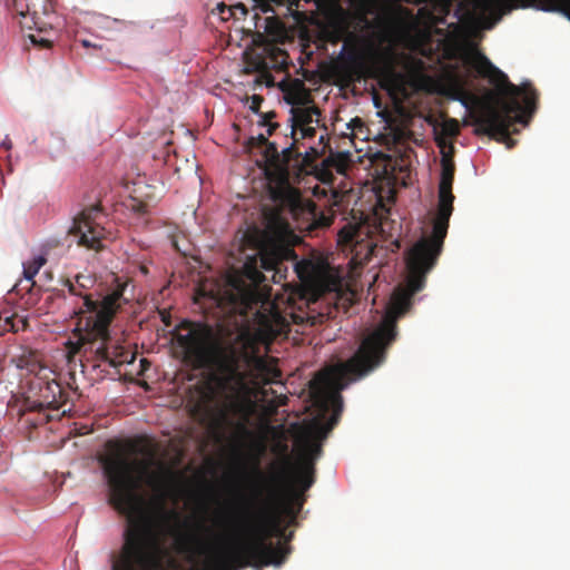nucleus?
Segmentation results:
<instances>
[{
	"instance_id": "393cba45",
	"label": "nucleus",
	"mask_w": 570,
	"mask_h": 570,
	"mask_svg": "<svg viewBox=\"0 0 570 570\" xmlns=\"http://www.w3.org/2000/svg\"><path fill=\"white\" fill-rule=\"evenodd\" d=\"M448 138H449L448 136H444L441 132L435 134V142H436L438 147L441 148L442 154H446L444 151L445 148H449L450 153H452L454 149L453 144L451 141H449Z\"/></svg>"
},
{
	"instance_id": "4c0bfd02",
	"label": "nucleus",
	"mask_w": 570,
	"mask_h": 570,
	"mask_svg": "<svg viewBox=\"0 0 570 570\" xmlns=\"http://www.w3.org/2000/svg\"><path fill=\"white\" fill-rule=\"evenodd\" d=\"M82 45H83V47H90L91 46V43L88 40H82Z\"/></svg>"
},
{
	"instance_id": "4468645a",
	"label": "nucleus",
	"mask_w": 570,
	"mask_h": 570,
	"mask_svg": "<svg viewBox=\"0 0 570 570\" xmlns=\"http://www.w3.org/2000/svg\"><path fill=\"white\" fill-rule=\"evenodd\" d=\"M50 373H45L40 376H35L30 381V392L32 397L28 396L27 409L52 407L58 410L62 404V389L60 384L49 377Z\"/></svg>"
},
{
	"instance_id": "412c9836",
	"label": "nucleus",
	"mask_w": 570,
	"mask_h": 570,
	"mask_svg": "<svg viewBox=\"0 0 570 570\" xmlns=\"http://www.w3.org/2000/svg\"><path fill=\"white\" fill-rule=\"evenodd\" d=\"M442 135L448 136L450 138L456 137L460 134V126L456 119H446L442 126L441 131Z\"/></svg>"
},
{
	"instance_id": "dca6fc26",
	"label": "nucleus",
	"mask_w": 570,
	"mask_h": 570,
	"mask_svg": "<svg viewBox=\"0 0 570 570\" xmlns=\"http://www.w3.org/2000/svg\"><path fill=\"white\" fill-rule=\"evenodd\" d=\"M291 122H292V139L294 147L298 142L297 127L312 125L313 122H320L321 111L317 107H292L291 109Z\"/></svg>"
},
{
	"instance_id": "a211bd4d",
	"label": "nucleus",
	"mask_w": 570,
	"mask_h": 570,
	"mask_svg": "<svg viewBox=\"0 0 570 570\" xmlns=\"http://www.w3.org/2000/svg\"><path fill=\"white\" fill-rule=\"evenodd\" d=\"M51 407H40V409H27V400H24L22 409L20 410L21 420L24 424L31 428H38L45 425L50 421V415L47 413V410Z\"/></svg>"
},
{
	"instance_id": "c9c22d12",
	"label": "nucleus",
	"mask_w": 570,
	"mask_h": 570,
	"mask_svg": "<svg viewBox=\"0 0 570 570\" xmlns=\"http://www.w3.org/2000/svg\"><path fill=\"white\" fill-rule=\"evenodd\" d=\"M380 229H381V232H383V233L385 232V222H384V220H382V219L380 220Z\"/></svg>"
},
{
	"instance_id": "e433bc0d",
	"label": "nucleus",
	"mask_w": 570,
	"mask_h": 570,
	"mask_svg": "<svg viewBox=\"0 0 570 570\" xmlns=\"http://www.w3.org/2000/svg\"><path fill=\"white\" fill-rule=\"evenodd\" d=\"M198 530H205L206 532H210L208 528H205L204 525H198L197 527Z\"/></svg>"
},
{
	"instance_id": "f8f14e48",
	"label": "nucleus",
	"mask_w": 570,
	"mask_h": 570,
	"mask_svg": "<svg viewBox=\"0 0 570 570\" xmlns=\"http://www.w3.org/2000/svg\"><path fill=\"white\" fill-rule=\"evenodd\" d=\"M337 244L342 249L350 250L355 263H366L373 256L375 244L368 238L367 227L362 224L348 223L337 234Z\"/></svg>"
},
{
	"instance_id": "4be33fe9",
	"label": "nucleus",
	"mask_w": 570,
	"mask_h": 570,
	"mask_svg": "<svg viewBox=\"0 0 570 570\" xmlns=\"http://www.w3.org/2000/svg\"><path fill=\"white\" fill-rule=\"evenodd\" d=\"M254 7L258 8L263 13L273 11V3L276 6H282L284 3L283 0H253Z\"/></svg>"
},
{
	"instance_id": "20e7f679",
	"label": "nucleus",
	"mask_w": 570,
	"mask_h": 570,
	"mask_svg": "<svg viewBox=\"0 0 570 570\" xmlns=\"http://www.w3.org/2000/svg\"><path fill=\"white\" fill-rule=\"evenodd\" d=\"M154 442L139 436L129 441H108L99 456L110 490L109 503L127 519L124 543L112 560V570H166L160 535L146 511V499L139 492L141 479L136 472H148L155 462Z\"/></svg>"
},
{
	"instance_id": "1a4fd4ad",
	"label": "nucleus",
	"mask_w": 570,
	"mask_h": 570,
	"mask_svg": "<svg viewBox=\"0 0 570 570\" xmlns=\"http://www.w3.org/2000/svg\"><path fill=\"white\" fill-rule=\"evenodd\" d=\"M348 78L375 79L381 88L394 91L402 87L403 76L397 71L395 60L390 53L377 52L363 62L357 48L345 42L337 57Z\"/></svg>"
},
{
	"instance_id": "473e14b6",
	"label": "nucleus",
	"mask_w": 570,
	"mask_h": 570,
	"mask_svg": "<svg viewBox=\"0 0 570 570\" xmlns=\"http://www.w3.org/2000/svg\"><path fill=\"white\" fill-rule=\"evenodd\" d=\"M1 147L4 148L6 150H10L11 147H12V142L11 140L7 137L2 142H1Z\"/></svg>"
},
{
	"instance_id": "58836bf2",
	"label": "nucleus",
	"mask_w": 570,
	"mask_h": 570,
	"mask_svg": "<svg viewBox=\"0 0 570 570\" xmlns=\"http://www.w3.org/2000/svg\"><path fill=\"white\" fill-rule=\"evenodd\" d=\"M292 537H293V532H291V533H289V535H288V538H287V539H288V540H291V539H292Z\"/></svg>"
},
{
	"instance_id": "0eeeda50",
	"label": "nucleus",
	"mask_w": 570,
	"mask_h": 570,
	"mask_svg": "<svg viewBox=\"0 0 570 570\" xmlns=\"http://www.w3.org/2000/svg\"><path fill=\"white\" fill-rule=\"evenodd\" d=\"M464 65L495 87V105L483 104L473 117L474 132L498 141L510 139V128L515 124L527 125L538 107V91L530 81L520 86L512 83L508 76L495 67L478 49L465 52Z\"/></svg>"
},
{
	"instance_id": "7ed1b4c3",
	"label": "nucleus",
	"mask_w": 570,
	"mask_h": 570,
	"mask_svg": "<svg viewBox=\"0 0 570 570\" xmlns=\"http://www.w3.org/2000/svg\"><path fill=\"white\" fill-rule=\"evenodd\" d=\"M441 167L439 202L432 218V230L429 235H423L406 253V288H400L392 295L393 315L389 313L384 316L382 323L363 340L351 358L317 373L308 383L309 396H341V391L352 381L367 374L384 361L386 348L397 335L396 316L405 313L412 297L424 288L426 276L435 266L448 235L454 202L452 185L455 165L451 155L443 154Z\"/></svg>"
},
{
	"instance_id": "f704fd0d",
	"label": "nucleus",
	"mask_w": 570,
	"mask_h": 570,
	"mask_svg": "<svg viewBox=\"0 0 570 570\" xmlns=\"http://www.w3.org/2000/svg\"><path fill=\"white\" fill-rule=\"evenodd\" d=\"M140 272H141V274L147 275L148 274L147 266H145V265L140 266Z\"/></svg>"
},
{
	"instance_id": "bb28decb",
	"label": "nucleus",
	"mask_w": 570,
	"mask_h": 570,
	"mask_svg": "<svg viewBox=\"0 0 570 570\" xmlns=\"http://www.w3.org/2000/svg\"><path fill=\"white\" fill-rule=\"evenodd\" d=\"M297 129H299V135H301L298 140L304 139V138H312L316 134V129L314 127H312L311 125L299 126V127H297Z\"/></svg>"
},
{
	"instance_id": "cd10ccee",
	"label": "nucleus",
	"mask_w": 570,
	"mask_h": 570,
	"mask_svg": "<svg viewBox=\"0 0 570 570\" xmlns=\"http://www.w3.org/2000/svg\"><path fill=\"white\" fill-rule=\"evenodd\" d=\"M31 42L36 46H39L41 48H49L51 47V41L46 39V38H40V37H37L35 35H30L29 36Z\"/></svg>"
},
{
	"instance_id": "9b49d317",
	"label": "nucleus",
	"mask_w": 570,
	"mask_h": 570,
	"mask_svg": "<svg viewBox=\"0 0 570 570\" xmlns=\"http://www.w3.org/2000/svg\"><path fill=\"white\" fill-rule=\"evenodd\" d=\"M261 24L257 21L255 27L257 29L263 28L264 31H257L254 37L255 46L262 49V52L258 55L259 65L262 69L269 68L284 71L288 67V55L277 46V42L286 36L285 26L276 16L264 18Z\"/></svg>"
},
{
	"instance_id": "6e6552de",
	"label": "nucleus",
	"mask_w": 570,
	"mask_h": 570,
	"mask_svg": "<svg viewBox=\"0 0 570 570\" xmlns=\"http://www.w3.org/2000/svg\"><path fill=\"white\" fill-rule=\"evenodd\" d=\"M322 455V444L316 441H307L303 448L296 471L289 475L291 463L285 460L282 468L276 473L266 474V476L256 469L257 474L264 481L262 487L255 488L252 502H258L266 499V487L271 479L276 480L277 499L275 511L282 517V511L295 519L296 514L303 508L305 502L304 493L315 482V461Z\"/></svg>"
},
{
	"instance_id": "b1692460",
	"label": "nucleus",
	"mask_w": 570,
	"mask_h": 570,
	"mask_svg": "<svg viewBox=\"0 0 570 570\" xmlns=\"http://www.w3.org/2000/svg\"><path fill=\"white\" fill-rule=\"evenodd\" d=\"M449 83H450V87L451 89L456 94V95H463L464 94V80L460 77V76H456V75H453L450 77L449 79Z\"/></svg>"
},
{
	"instance_id": "a878e982",
	"label": "nucleus",
	"mask_w": 570,
	"mask_h": 570,
	"mask_svg": "<svg viewBox=\"0 0 570 570\" xmlns=\"http://www.w3.org/2000/svg\"><path fill=\"white\" fill-rule=\"evenodd\" d=\"M332 222H333L332 215H325V214L321 213L320 216L317 218H315L314 225H315V227H318V228H325V227L331 226Z\"/></svg>"
},
{
	"instance_id": "7c9ffc66",
	"label": "nucleus",
	"mask_w": 570,
	"mask_h": 570,
	"mask_svg": "<svg viewBox=\"0 0 570 570\" xmlns=\"http://www.w3.org/2000/svg\"><path fill=\"white\" fill-rule=\"evenodd\" d=\"M275 117V114L274 112H268L266 114V118H265V125L268 126V129H267V134L271 136L273 135L274 130L278 127V124L276 122H271V119Z\"/></svg>"
},
{
	"instance_id": "f3484780",
	"label": "nucleus",
	"mask_w": 570,
	"mask_h": 570,
	"mask_svg": "<svg viewBox=\"0 0 570 570\" xmlns=\"http://www.w3.org/2000/svg\"><path fill=\"white\" fill-rule=\"evenodd\" d=\"M14 363L17 367L27 370L29 373L35 374V376H40L45 373H52L51 370L41 364L38 352L32 350L23 351L17 358H14Z\"/></svg>"
},
{
	"instance_id": "39448f33",
	"label": "nucleus",
	"mask_w": 570,
	"mask_h": 570,
	"mask_svg": "<svg viewBox=\"0 0 570 570\" xmlns=\"http://www.w3.org/2000/svg\"><path fill=\"white\" fill-rule=\"evenodd\" d=\"M288 263L296 269L298 266H316L311 261L298 262L294 248L288 245L268 243L258 253L246 258L242 269L245 279H232L223 293L213 296L214 302L227 314L240 316L242 321H247L252 314L265 334L266 343L286 336L291 321L301 323L303 317L293 313L283 314L261 284L266 279L262 269L272 272L273 281L278 282L276 277H284L283 272H286Z\"/></svg>"
},
{
	"instance_id": "ddd939ff",
	"label": "nucleus",
	"mask_w": 570,
	"mask_h": 570,
	"mask_svg": "<svg viewBox=\"0 0 570 570\" xmlns=\"http://www.w3.org/2000/svg\"><path fill=\"white\" fill-rule=\"evenodd\" d=\"M101 212L99 204L85 208L75 219L69 234L72 235L78 245L89 249L98 250L101 247L102 227L95 219Z\"/></svg>"
},
{
	"instance_id": "2eb2a0df",
	"label": "nucleus",
	"mask_w": 570,
	"mask_h": 570,
	"mask_svg": "<svg viewBox=\"0 0 570 570\" xmlns=\"http://www.w3.org/2000/svg\"><path fill=\"white\" fill-rule=\"evenodd\" d=\"M485 9L500 13L517 8H533L546 12H558L570 20V0H482Z\"/></svg>"
},
{
	"instance_id": "5701e85b",
	"label": "nucleus",
	"mask_w": 570,
	"mask_h": 570,
	"mask_svg": "<svg viewBox=\"0 0 570 570\" xmlns=\"http://www.w3.org/2000/svg\"><path fill=\"white\" fill-rule=\"evenodd\" d=\"M213 13L218 14L222 20L226 21L233 17L232 4L219 2L217 3L216 8L213 9Z\"/></svg>"
},
{
	"instance_id": "6ab92c4d",
	"label": "nucleus",
	"mask_w": 570,
	"mask_h": 570,
	"mask_svg": "<svg viewBox=\"0 0 570 570\" xmlns=\"http://www.w3.org/2000/svg\"><path fill=\"white\" fill-rule=\"evenodd\" d=\"M46 264L43 256L35 257L31 262L23 264V276L24 278L33 284V278L38 274L39 269Z\"/></svg>"
},
{
	"instance_id": "c85d7f7f",
	"label": "nucleus",
	"mask_w": 570,
	"mask_h": 570,
	"mask_svg": "<svg viewBox=\"0 0 570 570\" xmlns=\"http://www.w3.org/2000/svg\"><path fill=\"white\" fill-rule=\"evenodd\" d=\"M264 101L263 97L259 95H253L250 98V105L249 108L254 112H257L261 108L262 102Z\"/></svg>"
},
{
	"instance_id": "2f4dec72",
	"label": "nucleus",
	"mask_w": 570,
	"mask_h": 570,
	"mask_svg": "<svg viewBox=\"0 0 570 570\" xmlns=\"http://www.w3.org/2000/svg\"><path fill=\"white\" fill-rule=\"evenodd\" d=\"M379 206L377 209H375V215H384V213H387L385 205L382 203V200H377Z\"/></svg>"
},
{
	"instance_id": "aec40b11",
	"label": "nucleus",
	"mask_w": 570,
	"mask_h": 570,
	"mask_svg": "<svg viewBox=\"0 0 570 570\" xmlns=\"http://www.w3.org/2000/svg\"><path fill=\"white\" fill-rule=\"evenodd\" d=\"M18 323L21 324V328H24L26 322L23 320H16V317L13 316H6L3 323L0 324V333L2 334L4 332H18L20 330Z\"/></svg>"
},
{
	"instance_id": "f03ea898",
	"label": "nucleus",
	"mask_w": 570,
	"mask_h": 570,
	"mask_svg": "<svg viewBox=\"0 0 570 570\" xmlns=\"http://www.w3.org/2000/svg\"><path fill=\"white\" fill-rule=\"evenodd\" d=\"M175 341L185 365L193 370H212L214 386L198 391L188 401L190 415L212 431H220L230 416H247L257 385L276 382L281 371L258 354L256 344L245 334L233 344L220 345L213 328L204 323L183 321Z\"/></svg>"
},
{
	"instance_id": "c756f323",
	"label": "nucleus",
	"mask_w": 570,
	"mask_h": 570,
	"mask_svg": "<svg viewBox=\"0 0 570 570\" xmlns=\"http://www.w3.org/2000/svg\"><path fill=\"white\" fill-rule=\"evenodd\" d=\"M232 12H233V17H235L237 14V12H239L242 16H246L248 13V10L244 3L237 2V3H232Z\"/></svg>"
},
{
	"instance_id": "9d476101",
	"label": "nucleus",
	"mask_w": 570,
	"mask_h": 570,
	"mask_svg": "<svg viewBox=\"0 0 570 570\" xmlns=\"http://www.w3.org/2000/svg\"><path fill=\"white\" fill-rule=\"evenodd\" d=\"M261 146H266L264 156L266 160V179L268 181L269 194L274 202L283 205L296 206L302 199L298 189L289 183V163L291 160L299 161L302 153L292 144L278 151L274 142H269L264 135L256 138Z\"/></svg>"
},
{
	"instance_id": "423d86ee",
	"label": "nucleus",
	"mask_w": 570,
	"mask_h": 570,
	"mask_svg": "<svg viewBox=\"0 0 570 570\" xmlns=\"http://www.w3.org/2000/svg\"><path fill=\"white\" fill-rule=\"evenodd\" d=\"M95 279L90 275L79 274L76 281L67 279L65 286L71 295L81 297V304L75 311L77 317L73 335L76 341H69L70 354H83L94 367L107 365L119 367L125 363H131L134 356L110 334V324L122 305L134 298V294L127 295L130 281L111 274L107 281V292L101 301L94 299L83 291L94 286Z\"/></svg>"
},
{
	"instance_id": "f257e3e1",
	"label": "nucleus",
	"mask_w": 570,
	"mask_h": 570,
	"mask_svg": "<svg viewBox=\"0 0 570 570\" xmlns=\"http://www.w3.org/2000/svg\"><path fill=\"white\" fill-rule=\"evenodd\" d=\"M136 475L151 491L150 502L160 512L163 534L173 538L180 552L205 556L203 570L278 567L291 553V547L286 543L269 541L273 537L285 535L282 518L275 511L276 480H269L265 500L258 504L247 501L226 514L223 524L232 530V544L213 550L200 535L181 530L183 521L177 511L166 510L167 501L178 493L181 481L178 472L159 462L156 469L148 468V472H136Z\"/></svg>"
},
{
	"instance_id": "72a5a7b5",
	"label": "nucleus",
	"mask_w": 570,
	"mask_h": 570,
	"mask_svg": "<svg viewBox=\"0 0 570 570\" xmlns=\"http://www.w3.org/2000/svg\"><path fill=\"white\" fill-rule=\"evenodd\" d=\"M137 210H138V212H140V213H145V212H146V205L140 203V204L137 206Z\"/></svg>"
}]
</instances>
